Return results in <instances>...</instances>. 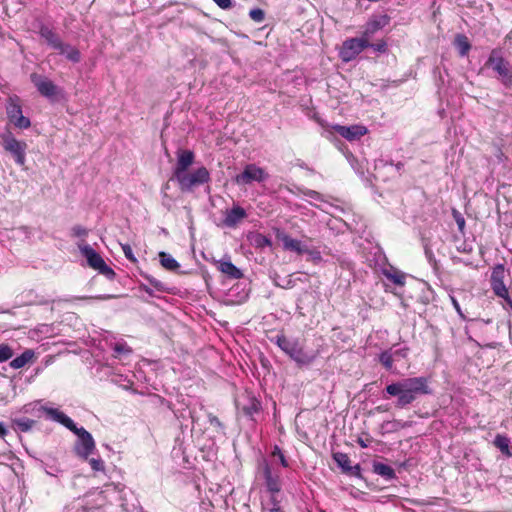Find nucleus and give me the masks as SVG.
I'll use <instances>...</instances> for the list:
<instances>
[{"mask_svg": "<svg viewBox=\"0 0 512 512\" xmlns=\"http://www.w3.org/2000/svg\"><path fill=\"white\" fill-rule=\"evenodd\" d=\"M121 248H122V251L127 259H129L133 263L137 262V259L134 256L132 248L129 244H122Z\"/></svg>", "mask_w": 512, "mask_h": 512, "instance_id": "e433bc0d", "label": "nucleus"}, {"mask_svg": "<svg viewBox=\"0 0 512 512\" xmlns=\"http://www.w3.org/2000/svg\"><path fill=\"white\" fill-rule=\"evenodd\" d=\"M15 423L22 431H28L33 426L34 421L31 419L24 418L15 420Z\"/></svg>", "mask_w": 512, "mask_h": 512, "instance_id": "f704fd0d", "label": "nucleus"}, {"mask_svg": "<svg viewBox=\"0 0 512 512\" xmlns=\"http://www.w3.org/2000/svg\"><path fill=\"white\" fill-rule=\"evenodd\" d=\"M56 50H58L60 54L65 55L67 59L73 62H77L80 59L79 51L73 46L61 42V47H58Z\"/></svg>", "mask_w": 512, "mask_h": 512, "instance_id": "b1692460", "label": "nucleus"}, {"mask_svg": "<svg viewBox=\"0 0 512 512\" xmlns=\"http://www.w3.org/2000/svg\"><path fill=\"white\" fill-rule=\"evenodd\" d=\"M389 17L385 14L373 15L367 21L362 32V37L366 38V41L370 42L373 35L389 24Z\"/></svg>", "mask_w": 512, "mask_h": 512, "instance_id": "4468645a", "label": "nucleus"}, {"mask_svg": "<svg viewBox=\"0 0 512 512\" xmlns=\"http://www.w3.org/2000/svg\"><path fill=\"white\" fill-rule=\"evenodd\" d=\"M276 343L282 351L300 365H308L315 358L314 355L304 351L302 345L297 340L288 339L285 336H278Z\"/></svg>", "mask_w": 512, "mask_h": 512, "instance_id": "20e7f679", "label": "nucleus"}, {"mask_svg": "<svg viewBox=\"0 0 512 512\" xmlns=\"http://www.w3.org/2000/svg\"><path fill=\"white\" fill-rule=\"evenodd\" d=\"M290 280L288 281L287 285L285 286L286 288H289L290 287Z\"/></svg>", "mask_w": 512, "mask_h": 512, "instance_id": "5fc2aeb1", "label": "nucleus"}, {"mask_svg": "<svg viewBox=\"0 0 512 512\" xmlns=\"http://www.w3.org/2000/svg\"><path fill=\"white\" fill-rule=\"evenodd\" d=\"M358 443H359V444H360V446H361V447H363V448H366V447L368 446V445H367V443H366V442H364L362 439H359V440H358Z\"/></svg>", "mask_w": 512, "mask_h": 512, "instance_id": "603ef678", "label": "nucleus"}, {"mask_svg": "<svg viewBox=\"0 0 512 512\" xmlns=\"http://www.w3.org/2000/svg\"><path fill=\"white\" fill-rule=\"evenodd\" d=\"M7 429L3 423L0 422V437L4 438L7 435Z\"/></svg>", "mask_w": 512, "mask_h": 512, "instance_id": "49530a36", "label": "nucleus"}, {"mask_svg": "<svg viewBox=\"0 0 512 512\" xmlns=\"http://www.w3.org/2000/svg\"><path fill=\"white\" fill-rule=\"evenodd\" d=\"M40 35L53 49L56 50L58 47H61V40L50 28L42 27Z\"/></svg>", "mask_w": 512, "mask_h": 512, "instance_id": "4be33fe9", "label": "nucleus"}, {"mask_svg": "<svg viewBox=\"0 0 512 512\" xmlns=\"http://www.w3.org/2000/svg\"><path fill=\"white\" fill-rule=\"evenodd\" d=\"M453 216H454V219H455V221H456V223H457V226H458L459 230H460V231H463V229H464V227H465V220H464V218H463V217H462V215H461L458 211H456V210H454V211H453Z\"/></svg>", "mask_w": 512, "mask_h": 512, "instance_id": "ea45409f", "label": "nucleus"}, {"mask_svg": "<svg viewBox=\"0 0 512 512\" xmlns=\"http://www.w3.org/2000/svg\"><path fill=\"white\" fill-rule=\"evenodd\" d=\"M312 118H314L318 123H320L321 125H323L322 121L320 120V118L317 116L316 113H314L313 115H311Z\"/></svg>", "mask_w": 512, "mask_h": 512, "instance_id": "3c124183", "label": "nucleus"}, {"mask_svg": "<svg viewBox=\"0 0 512 512\" xmlns=\"http://www.w3.org/2000/svg\"><path fill=\"white\" fill-rule=\"evenodd\" d=\"M253 242L257 247H261V248L266 247V246H271L270 239L262 234H256L253 237Z\"/></svg>", "mask_w": 512, "mask_h": 512, "instance_id": "72a5a7b5", "label": "nucleus"}, {"mask_svg": "<svg viewBox=\"0 0 512 512\" xmlns=\"http://www.w3.org/2000/svg\"><path fill=\"white\" fill-rule=\"evenodd\" d=\"M306 249L307 251H305L304 254L308 256L307 260L313 263H320L322 261V253L317 247H312L310 243H308Z\"/></svg>", "mask_w": 512, "mask_h": 512, "instance_id": "c85d7f7f", "label": "nucleus"}, {"mask_svg": "<svg viewBox=\"0 0 512 512\" xmlns=\"http://www.w3.org/2000/svg\"><path fill=\"white\" fill-rule=\"evenodd\" d=\"M272 454H273L274 457H278L279 462L281 463V465L283 467H287L288 466V462H287L285 456L283 455L282 451L278 447L274 448Z\"/></svg>", "mask_w": 512, "mask_h": 512, "instance_id": "58836bf2", "label": "nucleus"}, {"mask_svg": "<svg viewBox=\"0 0 512 512\" xmlns=\"http://www.w3.org/2000/svg\"><path fill=\"white\" fill-rule=\"evenodd\" d=\"M370 42L366 38H350L343 42L339 55L344 62L355 59L365 48L369 47Z\"/></svg>", "mask_w": 512, "mask_h": 512, "instance_id": "6e6552de", "label": "nucleus"}, {"mask_svg": "<svg viewBox=\"0 0 512 512\" xmlns=\"http://www.w3.org/2000/svg\"><path fill=\"white\" fill-rule=\"evenodd\" d=\"M217 268L220 272L225 274L231 279H240L243 276V273L239 268H237L229 259L223 258L218 260Z\"/></svg>", "mask_w": 512, "mask_h": 512, "instance_id": "6ab92c4d", "label": "nucleus"}, {"mask_svg": "<svg viewBox=\"0 0 512 512\" xmlns=\"http://www.w3.org/2000/svg\"><path fill=\"white\" fill-rule=\"evenodd\" d=\"M504 277H505V269L503 265H497L494 267L491 275V285L494 293L507 300L509 303H511V300L509 298V293L506 288V285L504 284Z\"/></svg>", "mask_w": 512, "mask_h": 512, "instance_id": "ddd939ff", "label": "nucleus"}, {"mask_svg": "<svg viewBox=\"0 0 512 512\" xmlns=\"http://www.w3.org/2000/svg\"><path fill=\"white\" fill-rule=\"evenodd\" d=\"M33 82L43 96H53L56 93V87L50 80L46 78H42L40 76H33Z\"/></svg>", "mask_w": 512, "mask_h": 512, "instance_id": "aec40b11", "label": "nucleus"}, {"mask_svg": "<svg viewBox=\"0 0 512 512\" xmlns=\"http://www.w3.org/2000/svg\"><path fill=\"white\" fill-rule=\"evenodd\" d=\"M114 350L117 354H129L131 352L130 348L122 343L116 344Z\"/></svg>", "mask_w": 512, "mask_h": 512, "instance_id": "a19ab883", "label": "nucleus"}, {"mask_svg": "<svg viewBox=\"0 0 512 512\" xmlns=\"http://www.w3.org/2000/svg\"><path fill=\"white\" fill-rule=\"evenodd\" d=\"M89 464L92 468V470L98 472V471H104V462L100 458H88Z\"/></svg>", "mask_w": 512, "mask_h": 512, "instance_id": "c9c22d12", "label": "nucleus"}, {"mask_svg": "<svg viewBox=\"0 0 512 512\" xmlns=\"http://www.w3.org/2000/svg\"><path fill=\"white\" fill-rule=\"evenodd\" d=\"M220 8L229 9L232 7L233 0H213Z\"/></svg>", "mask_w": 512, "mask_h": 512, "instance_id": "37998d69", "label": "nucleus"}, {"mask_svg": "<svg viewBox=\"0 0 512 512\" xmlns=\"http://www.w3.org/2000/svg\"><path fill=\"white\" fill-rule=\"evenodd\" d=\"M70 431L77 436L74 446L76 454L83 459H88L96 449L92 435L83 427L78 428L76 426V429H70Z\"/></svg>", "mask_w": 512, "mask_h": 512, "instance_id": "423d86ee", "label": "nucleus"}, {"mask_svg": "<svg viewBox=\"0 0 512 512\" xmlns=\"http://www.w3.org/2000/svg\"><path fill=\"white\" fill-rule=\"evenodd\" d=\"M6 113L9 123L15 128L28 129L31 126L29 118L23 115L21 106L14 101L8 103Z\"/></svg>", "mask_w": 512, "mask_h": 512, "instance_id": "f8f14e48", "label": "nucleus"}, {"mask_svg": "<svg viewBox=\"0 0 512 512\" xmlns=\"http://www.w3.org/2000/svg\"><path fill=\"white\" fill-rule=\"evenodd\" d=\"M1 145L8 152L19 166L26 163L27 143L15 138L11 131L7 130L0 133Z\"/></svg>", "mask_w": 512, "mask_h": 512, "instance_id": "7ed1b4c3", "label": "nucleus"}, {"mask_svg": "<svg viewBox=\"0 0 512 512\" xmlns=\"http://www.w3.org/2000/svg\"><path fill=\"white\" fill-rule=\"evenodd\" d=\"M79 250L86 258L90 267L98 270L100 273L106 275L107 277L114 276V271L109 266H107L100 254L97 253L91 246L88 244H80Z\"/></svg>", "mask_w": 512, "mask_h": 512, "instance_id": "0eeeda50", "label": "nucleus"}, {"mask_svg": "<svg viewBox=\"0 0 512 512\" xmlns=\"http://www.w3.org/2000/svg\"><path fill=\"white\" fill-rule=\"evenodd\" d=\"M450 299H451L453 307L455 308L457 313L462 316V311H461L460 305H459L458 301L456 300V298L454 296H450Z\"/></svg>", "mask_w": 512, "mask_h": 512, "instance_id": "a18cd8bd", "label": "nucleus"}, {"mask_svg": "<svg viewBox=\"0 0 512 512\" xmlns=\"http://www.w3.org/2000/svg\"><path fill=\"white\" fill-rule=\"evenodd\" d=\"M379 360L387 369H392L393 362L395 361L392 351H384L381 353Z\"/></svg>", "mask_w": 512, "mask_h": 512, "instance_id": "7c9ffc66", "label": "nucleus"}, {"mask_svg": "<svg viewBox=\"0 0 512 512\" xmlns=\"http://www.w3.org/2000/svg\"><path fill=\"white\" fill-rule=\"evenodd\" d=\"M369 47L373 48L375 51H378V52H385L387 44L385 41H379L374 44L370 43Z\"/></svg>", "mask_w": 512, "mask_h": 512, "instance_id": "79ce46f5", "label": "nucleus"}, {"mask_svg": "<svg viewBox=\"0 0 512 512\" xmlns=\"http://www.w3.org/2000/svg\"><path fill=\"white\" fill-rule=\"evenodd\" d=\"M390 396H397V405L404 407L412 403L419 395L430 394L428 379L425 377L407 378L402 381L392 383L386 387Z\"/></svg>", "mask_w": 512, "mask_h": 512, "instance_id": "f257e3e1", "label": "nucleus"}, {"mask_svg": "<svg viewBox=\"0 0 512 512\" xmlns=\"http://www.w3.org/2000/svg\"><path fill=\"white\" fill-rule=\"evenodd\" d=\"M159 259H160L161 265L166 270L175 271L180 267L179 263L170 254H168L166 252H160Z\"/></svg>", "mask_w": 512, "mask_h": 512, "instance_id": "a878e982", "label": "nucleus"}, {"mask_svg": "<svg viewBox=\"0 0 512 512\" xmlns=\"http://www.w3.org/2000/svg\"><path fill=\"white\" fill-rule=\"evenodd\" d=\"M334 459L344 471H349L351 469L350 460L346 454L336 453L334 454Z\"/></svg>", "mask_w": 512, "mask_h": 512, "instance_id": "c756f323", "label": "nucleus"}, {"mask_svg": "<svg viewBox=\"0 0 512 512\" xmlns=\"http://www.w3.org/2000/svg\"><path fill=\"white\" fill-rule=\"evenodd\" d=\"M249 16L250 18L257 22V23H261L264 21L265 19V13L262 9L260 8H254V9H251L250 12H249Z\"/></svg>", "mask_w": 512, "mask_h": 512, "instance_id": "473e14b6", "label": "nucleus"}, {"mask_svg": "<svg viewBox=\"0 0 512 512\" xmlns=\"http://www.w3.org/2000/svg\"><path fill=\"white\" fill-rule=\"evenodd\" d=\"M246 211L240 206H234L231 210L225 212L223 224L227 227H236L245 217Z\"/></svg>", "mask_w": 512, "mask_h": 512, "instance_id": "f3484780", "label": "nucleus"}, {"mask_svg": "<svg viewBox=\"0 0 512 512\" xmlns=\"http://www.w3.org/2000/svg\"><path fill=\"white\" fill-rule=\"evenodd\" d=\"M395 361H399L400 359H405L408 355V348L403 347L400 349H396L392 351Z\"/></svg>", "mask_w": 512, "mask_h": 512, "instance_id": "4c0bfd02", "label": "nucleus"}, {"mask_svg": "<svg viewBox=\"0 0 512 512\" xmlns=\"http://www.w3.org/2000/svg\"><path fill=\"white\" fill-rule=\"evenodd\" d=\"M210 179L209 171L205 167H199L194 171H186L183 175L176 178L182 191H191L193 188L207 183Z\"/></svg>", "mask_w": 512, "mask_h": 512, "instance_id": "39448f33", "label": "nucleus"}, {"mask_svg": "<svg viewBox=\"0 0 512 512\" xmlns=\"http://www.w3.org/2000/svg\"><path fill=\"white\" fill-rule=\"evenodd\" d=\"M268 177L269 175L265 169L255 164H248L244 167L242 173L235 177V182L238 185H249L253 182H264Z\"/></svg>", "mask_w": 512, "mask_h": 512, "instance_id": "1a4fd4ad", "label": "nucleus"}, {"mask_svg": "<svg viewBox=\"0 0 512 512\" xmlns=\"http://www.w3.org/2000/svg\"><path fill=\"white\" fill-rule=\"evenodd\" d=\"M270 512H283V511L279 508H273L270 510Z\"/></svg>", "mask_w": 512, "mask_h": 512, "instance_id": "864d4df0", "label": "nucleus"}, {"mask_svg": "<svg viewBox=\"0 0 512 512\" xmlns=\"http://www.w3.org/2000/svg\"><path fill=\"white\" fill-rule=\"evenodd\" d=\"M330 129L332 132H336L349 142L358 141L368 133V128L362 124H353L348 126L336 124L332 125Z\"/></svg>", "mask_w": 512, "mask_h": 512, "instance_id": "9d476101", "label": "nucleus"}, {"mask_svg": "<svg viewBox=\"0 0 512 512\" xmlns=\"http://www.w3.org/2000/svg\"><path fill=\"white\" fill-rule=\"evenodd\" d=\"M306 195L315 200L320 199V195L316 191H309Z\"/></svg>", "mask_w": 512, "mask_h": 512, "instance_id": "09e8293b", "label": "nucleus"}, {"mask_svg": "<svg viewBox=\"0 0 512 512\" xmlns=\"http://www.w3.org/2000/svg\"><path fill=\"white\" fill-rule=\"evenodd\" d=\"M263 473L267 489L272 493L279 492L281 490L280 475L278 473H273L267 463H264Z\"/></svg>", "mask_w": 512, "mask_h": 512, "instance_id": "a211bd4d", "label": "nucleus"}, {"mask_svg": "<svg viewBox=\"0 0 512 512\" xmlns=\"http://www.w3.org/2000/svg\"><path fill=\"white\" fill-rule=\"evenodd\" d=\"M13 356V350L6 344L0 345V363L9 360Z\"/></svg>", "mask_w": 512, "mask_h": 512, "instance_id": "2f4dec72", "label": "nucleus"}, {"mask_svg": "<svg viewBox=\"0 0 512 512\" xmlns=\"http://www.w3.org/2000/svg\"><path fill=\"white\" fill-rule=\"evenodd\" d=\"M42 411L47 415V417L55 422L62 424L67 429H76V425L73 420L64 414L61 410L57 408H52L48 406H43Z\"/></svg>", "mask_w": 512, "mask_h": 512, "instance_id": "dca6fc26", "label": "nucleus"}, {"mask_svg": "<svg viewBox=\"0 0 512 512\" xmlns=\"http://www.w3.org/2000/svg\"><path fill=\"white\" fill-rule=\"evenodd\" d=\"M454 44L462 57L466 56L471 48L468 38L463 34L456 35Z\"/></svg>", "mask_w": 512, "mask_h": 512, "instance_id": "393cba45", "label": "nucleus"}, {"mask_svg": "<svg viewBox=\"0 0 512 512\" xmlns=\"http://www.w3.org/2000/svg\"><path fill=\"white\" fill-rule=\"evenodd\" d=\"M194 162V153L190 150H178L177 151V162L174 168L173 177H177L186 173L189 167Z\"/></svg>", "mask_w": 512, "mask_h": 512, "instance_id": "2eb2a0df", "label": "nucleus"}, {"mask_svg": "<svg viewBox=\"0 0 512 512\" xmlns=\"http://www.w3.org/2000/svg\"><path fill=\"white\" fill-rule=\"evenodd\" d=\"M259 408V403L256 401V400H252L251 401V407L249 408H246L244 407L243 410L247 413V414H252L253 412H256Z\"/></svg>", "mask_w": 512, "mask_h": 512, "instance_id": "c03bdc74", "label": "nucleus"}, {"mask_svg": "<svg viewBox=\"0 0 512 512\" xmlns=\"http://www.w3.org/2000/svg\"><path fill=\"white\" fill-rule=\"evenodd\" d=\"M383 274L396 285L403 286L405 284L406 275L401 271L391 269L385 270Z\"/></svg>", "mask_w": 512, "mask_h": 512, "instance_id": "bb28decb", "label": "nucleus"}, {"mask_svg": "<svg viewBox=\"0 0 512 512\" xmlns=\"http://www.w3.org/2000/svg\"><path fill=\"white\" fill-rule=\"evenodd\" d=\"M276 238L282 243L284 250L294 252L298 255H304V252L307 251L306 247L308 243L311 242L310 239L300 240L293 238L286 232L280 230H277Z\"/></svg>", "mask_w": 512, "mask_h": 512, "instance_id": "9b49d317", "label": "nucleus"}, {"mask_svg": "<svg viewBox=\"0 0 512 512\" xmlns=\"http://www.w3.org/2000/svg\"><path fill=\"white\" fill-rule=\"evenodd\" d=\"M374 472L386 479H392L395 476L394 470L383 463H375L374 466Z\"/></svg>", "mask_w": 512, "mask_h": 512, "instance_id": "cd10ccee", "label": "nucleus"}, {"mask_svg": "<svg viewBox=\"0 0 512 512\" xmlns=\"http://www.w3.org/2000/svg\"><path fill=\"white\" fill-rule=\"evenodd\" d=\"M484 68L491 69L505 86L512 87V66L504 59L500 49L491 51Z\"/></svg>", "mask_w": 512, "mask_h": 512, "instance_id": "f03ea898", "label": "nucleus"}, {"mask_svg": "<svg viewBox=\"0 0 512 512\" xmlns=\"http://www.w3.org/2000/svg\"><path fill=\"white\" fill-rule=\"evenodd\" d=\"M76 234L79 236H85L87 234V231L85 229L79 228L76 230Z\"/></svg>", "mask_w": 512, "mask_h": 512, "instance_id": "8fccbe9b", "label": "nucleus"}, {"mask_svg": "<svg viewBox=\"0 0 512 512\" xmlns=\"http://www.w3.org/2000/svg\"><path fill=\"white\" fill-rule=\"evenodd\" d=\"M494 445L507 457L512 456V448L510 447V440L501 434L496 435Z\"/></svg>", "mask_w": 512, "mask_h": 512, "instance_id": "5701e85b", "label": "nucleus"}, {"mask_svg": "<svg viewBox=\"0 0 512 512\" xmlns=\"http://www.w3.org/2000/svg\"><path fill=\"white\" fill-rule=\"evenodd\" d=\"M345 156H346L347 160L350 162L351 166L353 168H355V166H354V162H355L354 156L351 153H346Z\"/></svg>", "mask_w": 512, "mask_h": 512, "instance_id": "de8ad7c7", "label": "nucleus"}, {"mask_svg": "<svg viewBox=\"0 0 512 512\" xmlns=\"http://www.w3.org/2000/svg\"><path fill=\"white\" fill-rule=\"evenodd\" d=\"M34 358V351L31 349H27L20 356L14 358L10 362V367H12L13 369H20L27 365L28 363L32 362Z\"/></svg>", "mask_w": 512, "mask_h": 512, "instance_id": "412c9836", "label": "nucleus"}]
</instances>
